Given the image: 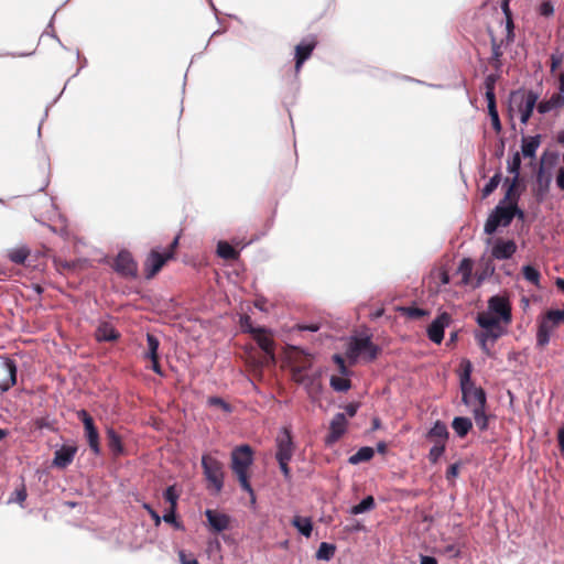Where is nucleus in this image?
I'll return each instance as SVG.
<instances>
[{"label": "nucleus", "instance_id": "1", "mask_svg": "<svg viewBox=\"0 0 564 564\" xmlns=\"http://www.w3.org/2000/svg\"><path fill=\"white\" fill-rule=\"evenodd\" d=\"M253 463V451L251 446L245 444L237 446L231 452V470L237 476L241 488L249 492L252 498L253 489L249 481V469Z\"/></svg>", "mask_w": 564, "mask_h": 564}, {"label": "nucleus", "instance_id": "2", "mask_svg": "<svg viewBox=\"0 0 564 564\" xmlns=\"http://www.w3.org/2000/svg\"><path fill=\"white\" fill-rule=\"evenodd\" d=\"M471 364L466 361L464 372L460 375V389H462V401L473 409L486 408L487 398L486 392L482 388H477L471 382Z\"/></svg>", "mask_w": 564, "mask_h": 564}, {"label": "nucleus", "instance_id": "3", "mask_svg": "<svg viewBox=\"0 0 564 564\" xmlns=\"http://www.w3.org/2000/svg\"><path fill=\"white\" fill-rule=\"evenodd\" d=\"M276 453L275 458L280 469L286 480L291 479V469L289 463L293 457L294 443L289 427H283L275 438Z\"/></svg>", "mask_w": 564, "mask_h": 564}, {"label": "nucleus", "instance_id": "4", "mask_svg": "<svg viewBox=\"0 0 564 564\" xmlns=\"http://www.w3.org/2000/svg\"><path fill=\"white\" fill-rule=\"evenodd\" d=\"M203 474L207 481V489L219 494L224 488V464L216 457L205 454L202 457Z\"/></svg>", "mask_w": 564, "mask_h": 564}, {"label": "nucleus", "instance_id": "5", "mask_svg": "<svg viewBox=\"0 0 564 564\" xmlns=\"http://www.w3.org/2000/svg\"><path fill=\"white\" fill-rule=\"evenodd\" d=\"M564 323V310H549L540 319L536 333V345L545 347L551 334Z\"/></svg>", "mask_w": 564, "mask_h": 564}, {"label": "nucleus", "instance_id": "6", "mask_svg": "<svg viewBox=\"0 0 564 564\" xmlns=\"http://www.w3.org/2000/svg\"><path fill=\"white\" fill-rule=\"evenodd\" d=\"M180 236H176L165 252H159L153 249L144 261V274L147 279L154 278L164 267L166 261L174 258L175 250L178 247Z\"/></svg>", "mask_w": 564, "mask_h": 564}, {"label": "nucleus", "instance_id": "7", "mask_svg": "<svg viewBox=\"0 0 564 564\" xmlns=\"http://www.w3.org/2000/svg\"><path fill=\"white\" fill-rule=\"evenodd\" d=\"M379 348L376 346L370 337H352L348 348V357L351 359L364 357L368 361L377 358Z\"/></svg>", "mask_w": 564, "mask_h": 564}, {"label": "nucleus", "instance_id": "8", "mask_svg": "<svg viewBox=\"0 0 564 564\" xmlns=\"http://www.w3.org/2000/svg\"><path fill=\"white\" fill-rule=\"evenodd\" d=\"M538 94L532 90L517 91L512 94V100L517 104L518 111L520 112V121L527 124L531 118L534 108L538 106Z\"/></svg>", "mask_w": 564, "mask_h": 564}, {"label": "nucleus", "instance_id": "9", "mask_svg": "<svg viewBox=\"0 0 564 564\" xmlns=\"http://www.w3.org/2000/svg\"><path fill=\"white\" fill-rule=\"evenodd\" d=\"M512 219L511 206L499 203L485 223V232L492 235L499 226H509Z\"/></svg>", "mask_w": 564, "mask_h": 564}, {"label": "nucleus", "instance_id": "10", "mask_svg": "<svg viewBox=\"0 0 564 564\" xmlns=\"http://www.w3.org/2000/svg\"><path fill=\"white\" fill-rule=\"evenodd\" d=\"M250 333L253 335L254 340L264 352L263 364L274 365V341L264 328H251Z\"/></svg>", "mask_w": 564, "mask_h": 564}, {"label": "nucleus", "instance_id": "11", "mask_svg": "<svg viewBox=\"0 0 564 564\" xmlns=\"http://www.w3.org/2000/svg\"><path fill=\"white\" fill-rule=\"evenodd\" d=\"M488 311L506 325L512 321L511 304L505 295H494L488 300Z\"/></svg>", "mask_w": 564, "mask_h": 564}, {"label": "nucleus", "instance_id": "12", "mask_svg": "<svg viewBox=\"0 0 564 564\" xmlns=\"http://www.w3.org/2000/svg\"><path fill=\"white\" fill-rule=\"evenodd\" d=\"M115 270L124 278H137L138 264L129 251H120L115 259Z\"/></svg>", "mask_w": 564, "mask_h": 564}, {"label": "nucleus", "instance_id": "13", "mask_svg": "<svg viewBox=\"0 0 564 564\" xmlns=\"http://www.w3.org/2000/svg\"><path fill=\"white\" fill-rule=\"evenodd\" d=\"M317 45V39L315 35H310L305 39H303L296 46H295V70L299 73L305 63L307 61L313 51L315 50Z\"/></svg>", "mask_w": 564, "mask_h": 564}, {"label": "nucleus", "instance_id": "14", "mask_svg": "<svg viewBox=\"0 0 564 564\" xmlns=\"http://www.w3.org/2000/svg\"><path fill=\"white\" fill-rule=\"evenodd\" d=\"M503 335L502 327L496 328H482L481 332L476 334V339L481 350L488 356L492 357L491 347L495 345L498 338Z\"/></svg>", "mask_w": 564, "mask_h": 564}, {"label": "nucleus", "instance_id": "15", "mask_svg": "<svg viewBox=\"0 0 564 564\" xmlns=\"http://www.w3.org/2000/svg\"><path fill=\"white\" fill-rule=\"evenodd\" d=\"M452 318L446 312L440 314L427 327V337L435 344H441L444 339V329L449 325Z\"/></svg>", "mask_w": 564, "mask_h": 564}, {"label": "nucleus", "instance_id": "16", "mask_svg": "<svg viewBox=\"0 0 564 564\" xmlns=\"http://www.w3.org/2000/svg\"><path fill=\"white\" fill-rule=\"evenodd\" d=\"M347 419L345 413H337L329 424V432L326 436V444L332 445L339 441L347 430Z\"/></svg>", "mask_w": 564, "mask_h": 564}, {"label": "nucleus", "instance_id": "17", "mask_svg": "<svg viewBox=\"0 0 564 564\" xmlns=\"http://www.w3.org/2000/svg\"><path fill=\"white\" fill-rule=\"evenodd\" d=\"M205 516L208 521L210 531L215 533L223 532L229 528L230 517L218 512L217 510L207 509Z\"/></svg>", "mask_w": 564, "mask_h": 564}, {"label": "nucleus", "instance_id": "18", "mask_svg": "<svg viewBox=\"0 0 564 564\" xmlns=\"http://www.w3.org/2000/svg\"><path fill=\"white\" fill-rule=\"evenodd\" d=\"M1 370L7 375V378L0 381V391L6 392L17 383L18 368L14 360L3 358Z\"/></svg>", "mask_w": 564, "mask_h": 564}, {"label": "nucleus", "instance_id": "19", "mask_svg": "<svg viewBox=\"0 0 564 564\" xmlns=\"http://www.w3.org/2000/svg\"><path fill=\"white\" fill-rule=\"evenodd\" d=\"M77 453V446L63 445L59 449L55 451L53 465L57 468L64 469L72 464Z\"/></svg>", "mask_w": 564, "mask_h": 564}, {"label": "nucleus", "instance_id": "20", "mask_svg": "<svg viewBox=\"0 0 564 564\" xmlns=\"http://www.w3.org/2000/svg\"><path fill=\"white\" fill-rule=\"evenodd\" d=\"M488 33L490 36V43H491V57L489 59V63L496 68L499 69L502 65L501 57L503 55L502 47L507 46L506 39L505 37H498L494 34L491 29H488Z\"/></svg>", "mask_w": 564, "mask_h": 564}, {"label": "nucleus", "instance_id": "21", "mask_svg": "<svg viewBox=\"0 0 564 564\" xmlns=\"http://www.w3.org/2000/svg\"><path fill=\"white\" fill-rule=\"evenodd\" d=\"M517 251V245L513 240L498 239L492 247L491 254L497 260H505L511 258Z\"/></svg>", "mask_w": 564, "mask_h": 564}, {"label": "nucleus", "instance_id": "22", "mask_svg": "<svg viewBox=\"0 0 564 564\" xmlns=\"http://www.w3.org/2000/svg\"><path fill=\"white\" fill-rule=\"evenodd\" d=\"M290 367L300 368L307 371L312 367V358L310 355L304 354L303 350L292 347L289 352Z\"/></svg>", "mask_w": 564, "mask_h": 564}, {"label": "nucleus", "instance_id": "23", "mask_svg": "<svg viewBox=\"0 0 564 564\" xmlns=\"http://www.w3.org/2000/svg\"><path fill=\"white\" fill-rule=\"evenodd\" d=\"M107 443L113 457H119L124 454V446L121 436L112 429H107Z\"/></svg>", "mask_w": 564, "mask_h": 564}, {"label": "nucleus", "instance_id": "24", "mask_svg": "<svg viewBox=\"0 0 564 564\" xmlns=\"http://www.w3.org/2000/svg\"><path fill=\"white\" fill-rule=\"evenodd\" d=\"M449 433L445 423L441 421H436L434 425L430 429L426 434V437L434 443H443L446 444L448 440Z\"/></svg>", "mask_w": 564, "mask_h": 564}, {"label": "nucleus", "instance_id": "25", "mask_svg": "<svg viewBox=\"0 0 564 564\" xmlns=\"http://www.w3.org/2000/svg\"><path fill=\"white\" fill-rule=\"evenodd\" d=\"M95 337L98 341H115L119 338V333L109 323H101L95 333Z\"/></svg>", "mask_w": 564, "mask_h": 564}, {"label": "nucleus", "instance_id": "26", "mask_svg": "<svg viewBox=\"0 0 564 564\" xmlns=\"http://www.w3.org/2000/svg\"><path fill=\"white\" fill-rule=\"evenodd\" d=\"M564 106V96L562 94H553L550 99L542 100L538 104L536 109L540 113H546L553 109Z\"/></svg>", "mask_w": 564, "mask_h": 564}, {"label": "nucleus", "instance_id": "27", "mask_svg": "<svg viewBox=\"0 0 564 564\" xmlns=\"http://www.w3.org/2000/svg\"><path fill=\"white\" fill-rule=\"evenodd\" d=\"M452 427L459 437H465L473 427V422L469 417L456 416L452 422Z\"/></svg>", "mask_w": 564, "mask_h": 564}, {"label": "nucleus", "instance_id": "28", "mask_svg": "<svg viewBox=\"0 0 564 564\" xmlns=\"http://www.w3.org/2000/svg\"><path fill=\"white\" fill-rule=\"evenodd\" d=\"M477 324L481 328H496V327H502L500 325L501 319H499L497 316H495L492 313L488 312H481L477 315Z\"/></svg>", "mask_w": 564, "mask_h": 564}, {"label": "nucleus", "instance_id": "29", "mask_svg": "<svg viewBox=\"0 0 564 564\" xmlns=\"http://www.w3.org/2000/svg\"><path fill=\"white\" fill-rule=\"evenodd\" d=\"M519 196H520L519 182H518V176H516L512 180V182L509 184V186L506 191L505 197H503V199L500 200V203L505 204V205L518 204Z\"/></svg>", "mask_w": 564, "mask_h": 564}, {"label": "nucleus", "instance_id": "30", "mask_svg": "<svg viewBox=\"0 0 564 564\" xmlns=\"http://www.w3.org/2000/svg\"><path fill=\"white\" fill-rule=\"evenodd\" d=\"M291 368V378L294 382L299 384L305 386L308 388L314 383L315 378L313 376H308L305 370H301L300 368L290 367Z\"/></svg>", "mask_w": 564, "mask_h": 564}, {"label": "nucleus", "instance_id": "31", "mask_svg": "<svg viewBox=\"0 0 564 564\" xmlns=\"http://www.w3.org/2000/svg\"><path fill=\"white\" fill-rule=\"evenodd\" d=\"M540 145V135L524 138L522 141V154L525 158H533Z\"/></svg>", "mask_w": 564, "mask_h": 564}, {"label": "nucleus", "instance_id": "32", "mask_svg": "<svg viewBox=\"0 0 564 564\" xmlns=\"http://www.w3.org/2000/svg\"><path fill=\"white\" fill-rule=\"evenodd\" d=\"M85 437L89 445V448L95 455H99L101 453L99 432L97 427L89 429L85 431Z\"/></svg>", "mask_w": 564, "mask_h": 564}, {"label": "nucleus", "instance_id": "33", "mask_svg": "<svg viewBox=\"0 0 564 564\" xmlns=\"http://www.w3.org/2000/svg\"><path fill=\"white\" fill-rule=\"evenodd\" d=\"M375 455V451L372 447L364 446L359 448L354 455H351L348 462L352 465H357L362 462L370 460Z\"/></svg>", "mask_w": 564, "mask_h": 564}, {"label": "nucleus", "instance_id": "34", "mask_svg": "<svg viewBox=\"0 0 564 564\" xmlns=\"http://www.w3.org/2000/svg\"><path fill=\"white\" fill-rule=\"evenodd\" d=\"M217 253L220 258L225 260H236L239 257V252L226 241L218 242Z\"/></svg>", "mask_w": 564, "mask_h": 564}, {"label": "nucleus", "instance_id": "35", "mask_svg": "<svg viewBox=\"0 0 564 564\" xmlns=\"http://www.w3.org/2000/svg\"><path fill=\"white\" fill-rule=\"evenodd\" d=\"M30 256V249L25 246L13 248L8 251V258L15 264H23Z\"/></svg>", "mask_w": 564, "mask_h": 564}, {"label": "nucleus", "instance_id": "36", "mask_svg": "<svg viewBox=\"0 0 564 564\" xmlns=\"http://www.w3.org/2000/svg\"><path fill=\"white\" fill-rule=\"evenodd\" d=\"M292 524L306 538H310L313 530V524L310 518H303L295 516L292 520Z\"/></svg>", "mask_w": 564, "mask_h": 564}, {"label": "nucleus", "instance_id": "37", "mask_svg": "<svg viewBox=\"0 0 564 564\" xmlns=\"http://www.w3.org/2000/svg\"><path fill=\"white\" fill-rule=\"evenodd\" d=\"M336 552V546L334 544L322 542L316 552V558L323 561H330Z\"/></svg>", "mask_w": 564, "mask_h": 564}, {"label": "nucleus", "instance_id": "38", "mask_svg": "<svg viewBox=\"0 0 564 564\" xmlns=\"http://www.w3.org/2000/svg\"><path fill=\"white\" fill-rule=\"evenodd\" d=\"M475 423L480 431L488 429L489 416L486 414V408H477L471 410Z\"/></svg>", "mask_w": 564, "mask_h": 564}, {"label": "nucleus", "instance_id": "39", "mask_svg": "<svg viewBox=\"0 0 564 564\" xmlns=\"http://www.w3.org/2000/svg\"><path fill=\"white\" fill-rule=\"evenodd\" d=\"M376 502L372 496H367L358 505L354 506L350 510L351 514H360L370 511L375 508Z\"/></svg>", "mask_w": 564, "mask_h": 564}, {"label": "nucleus", "instance_id": "40", "mask_svg": "<svg viewBox=\"0 0 564 564\" xmlns=\"http://www.w3.org/2000/svg\"><path fill=\"white\" fill-rule=\"evenodd\" d=\"M474 263L470 259L465 258L460 261L458 272L462 274V283L468 284L470 282Z\"/></svg>", "mask_w": 564, "mask_h": 564}, {"label": "nucleus", "instance_id": "41", "mask_svg": "<svg viewBox=\"0 0 564 564\" xmlns=\"http://www.w3.org/2000/svg\"><path fill=\"white\" fill-rule=\"evenodd\" d=\"M147 343H148V352H147L145 357L149 359L158 358L159 357L158 350H159V346H160L159 339L152 334H147Z\"/></svg>", "mask_w": 564, "mask_h": 564}, {"label": "nucleus", "instance_id": "42", "mask_svg": "<svg viewBox=\"0 0 564 564\" xmlns=\"http://www.w3.org/2000/svg\"><path fill=\"white\" fill-rule=\"evenodd\" d=\"M330 387L335 391L345 392V391L350 389L351 382H350L349 379H346V378H343V377L333 376L330 378Z\"/></svg>", "mask_w": 564, "mask_h": 564}, {"label": "nucleus", "instance_id": "43", "mask_svg": "<svg viewBox=\"0 0 564 564\" xmlns=\"http://www.w3.org/2000/svg\"><path fill=\"white\" fill-rule=\"evenodd\" d=\"M523 276L527 281L534 285H539L541 274L540 272L532 265H524L522 269Z\"/></svg>", "mask_w": 564, "mask_h": 564}, {"label": "nucleus", "instance_id": "44", "mask_svg": "<svg viewBox=\"0 0 564 564\" xmlns=\"http://www.w3.org/2000/svg\"><path fill=\"white\" fill-rule=\"evenodd\" d=\"M445 448H446V444L435 443L434 446L429 452V455H427L429 460L432 464H436L438 462L440 457L444 454Z\"/></svg>", "mask_w": 564, "mask_h": 564}, {"label": "nucleus", "instance_id": "45", "mask_svg": "<svg viewBox=\"0 0 564 564\" xmlns=\"http://www.w3.org/2000/svg\"><path fill=\"white\" fill-rule=\"evenodd\" d=\"M500 181H501V175L499 173H496L482 188V197H487L491 193H494L496 191V188L498 187Z\"/></svg>", "mask_w": 564, "mask_h": 564}, {"label": "nucleus", "instance_id": "46", "mask_svg": "<svg viewBox=\"0 0 564 564\" xmlns=\"http://www.w3.org/2000/svg\"><path fill=\"white\" fill-rule=\"evenodd\" d=\"M163 497L170 503L171 508H177L178 494L176 492L175 486H169Z\"/></svg>", "mask_w": 564, "mask_h": 564}, {"label": "nucleus", "instance_id": "47", "mask_svg": "<svg viewBox=\"0 0 564 564\" xmlns=\"http://www.w3.org/2000/svg\"><path fill=\"white\" fill-rule=\"evenodd\" d=\"M77 417L83 422L84 431L96 427L94 419L86 410L77 411Z\"/></svg>", "mask_w": 564, "mask_h": 564}, {"label": "nucleus", "instance_id": "48", "mask_svg": "<svg viewBox=\"0 0 564 564\" xmlns=\"http://www.w3.org/2000/svg\"><path fill=\"white\" fill-rule=\"evenodd\" d=\"M513 30H514V24H513L512 15L506 17V26H505L506 44H510L514 41V31Z\"/></svg>", "mask_w": 564, "mask_h": 564}, {"label": "nucleus", "instance_id": "49", "mask_svg": "<svg viewBox=\"0 0 564 564\" xmlns=\"http://www.w3.org/2000/svg\"><path fill=\"white\" fill-rule=\"evenodd\" d=\"M166 523L173 524L176 529H182V524L176 520V508H169L163 518Z\"/></svg>", "mask_w": 564, "mask_h": 564}, {"label": "nucleus", "instance_id": "50", "mask_svg": "<svg viewBox=\"0 0 564 564\" xmlns=\"http://www.w3.org/2000/svg\"><path fill=\"white\" fill-rule=\"evenodd\" d=\"M208 405L220 408L225 412H231V406L224 399L219 397H210L207 400Z\"/></svg>", "mask_w": 564, "mask_h": 564}, {"label": "nucleus", "instance_id": "51", "mask_svg": "<svg viewBox=\"0 0 564 564\" xmlns=\"http://www.w3.org/2000/svg\"><path fill=\"white\" fill-rule=\"evenodd\" d=\"M404 312L409 317L414 318V319L422 318L429 314L427 311L420 308V307H413V306L405 307Z\"/></svg>", "mask_w": 564, "mask_h": 564}, {"label": "nucleus", "instance_id": "52", "mask_svg": "<svg viewBox=\"0 0 564 564\" xmlns=\"http://www.w3.org/2000/svg\"><path fill=\"white\" fill-rule=\"evenodd\" d=\"M181 564H199L193 554H187L184 550L178 551Z\"/></svg>", "mask_w": 564, "mask_h": 564}, {"label": "nucleus", "instance_id": "53", "mask_svg": "<svg viewBox=\"0 0 564 564\" xmlns=\"http://www.w3.org/2000/svg\"><path fill=\"white\" fill-rule=\"evenodd\" d=\"M486 99L488 102V113L489 116L498 113L497 106H496V95L495 93L486 94Z\"/></svg>", "mask_w": 564, "mask_h": 564}, {"label": "nucleus", "instance_id": "54", "mask_svg": "<svg viewBox=\"0 0 564 564\" xmlns=\"http://www.w3.org/2000/svg\"><path fill=\"white\" fill-rule=\"evenodd\" d=\"M539 13L543 17H551L554 13V7L550 1H543L539 7Z\"/></svg>", "mask_w": 564, "mask_h": 564}, {"label": "nucleus", "instance_id": "55", "mask_svg": "<svg viewBox=\"0 0 564 564\" xmlns=\"http://www.w3.org/2000/svg\"><path fill=\"white\" fill-rule=\"evenodd\" d=\"M497 77L495 75H488L485 79L486 94L495 93Z\"/></svg>", "mask_w": 564, "mask_h": 564}, {"label": "nucleus", "instance_id": "56", "mask_svg": "<svg viewBox=\"0 0 564 564\" xmlns=\"http://www.w3.org/2000/svg\"><path fill=\"white\" fill-rule=\"evenodd\" d=\"M143 508L149 512V514L151 516L152 520L154 521V524L156 527L160 525L162 519L159 516V513L149 503H144Z\"/></svg>", "mask_w": 564, "mask_h": 564}, {"label": "nucleus", "instance_id": "57", "mask_svg": "<svg viewBox=\"0 0 564 564\" xmlns=\"http://www.w3.org/2000/svg\"><path fill=\"white\" fill-rule=\"evenodd\" d=\"M459 473V464H452L446 470L447 480L454 479Z\"/></svg>", "mask_w": 564, "mask_h": 564}, {"label": "nucleus", "instance_id": "58", "mask_svg": "<svg viewBox=\"0 0 564 564\" xmlns=\"http://www.w3.org/2000/svg\"><path fill=\"white\" fill-rule=\"evenodd\" d=\"M359 403L351 402L345 406V412L349 417H354L358 411Z\"/></svg>", "mask_w": 564, "mask_h": 564}, {"label": "nucleus", "instance_id": "59", "mask_svg": "<svg viewBox=\"0 0 564 564\" xmlns=\"http://www.w3.org/2000/svg\"><path fill=\"white\" fill-rule=\"evenodd\" d=\"M333 360L339 367V371L345 375L347 372V368L344 358L340 355H334Z\"/></svg>", "mask_w": 564, "mask_h": 564}, {"label": "nucleus", "instance_id": "60", "mask_svg": "<svg viewBox=\"0 0 564 564\" xmlns=\"http://www.w3.org/2000/svg\"><path fill=\"white\" fill-rule=\"evenodd\" d=\"M511 206V214L513 215V218L517 217L520 220H523L525 217V214L522 209L518 207V204L510 205Z\"/></svg>", "mask_w": 564, "mask_h": 564}, {"label": "nucleus", "instance_id": "61", "mask_svg": "<svg viewBox=\"0 0 564 564\" xmlns=\"http://www.w3.org/2000/svg\"><path fill=\"white\" fill-rule=\"evenodd\" d=\"M490 119H491V124H492V128L494 130L499 133L502 129L501 127V122H500V119H499V115L496 113V115H492L490 116Z\"/></svg>", "mask_w": 564, "mask_h": 564}, {"label": "nucleus", "instance_id": "62", "mask_svg": "<svg viewBox=\"0 0 564 564\" xmlns=\"http://www.w3.org/2000/svg\"><path fill=\"white\" fill-rule=\"evenodd\" d=\"M520 164H521V159H520L519 154L517 153L513 156L512 163L510 165V171L517 173L518 170L520 169Z\"/></svg>", "mask_w": 564, "mask_h": 564}, {"label": "nucleus", "instance_id": "63", "mask_svg": "<svg viewBox=\"0 0 564 564\" xmlns=\"http://www.w3.org/2000/svg\"><path fill=\"white\" fill-rule=\"evenodd\" d=\"M557 442L561 452L564 453V429H560L557 433Z\"/></svg>", "mask_w": 564, "mask_h": 564}, {"label": "nucleus", "instance_id": "64", "mask_svg": "<svg viewBox=\"0 0 564 564\" xmlns=\"http://www.w3.org/2000/svg\"><path fill=\"white\" fill-rule=\"evenodd\" d=\"M421 564H438L437 560L433 556L422 555Z\"/></svg>", "mask_w": 564, "mask_h": 564}]
</instances>
